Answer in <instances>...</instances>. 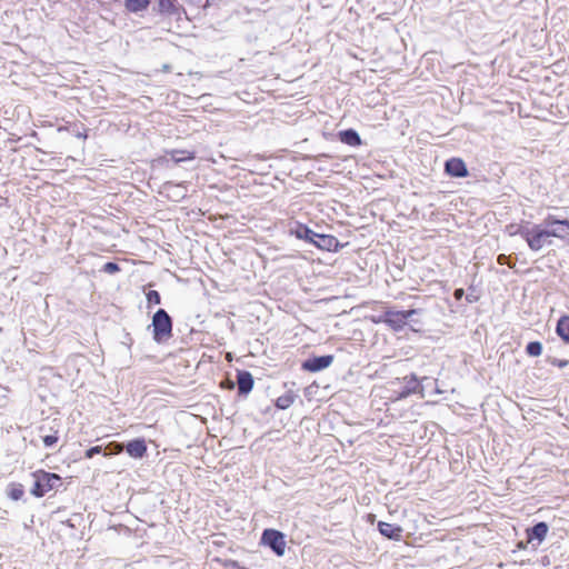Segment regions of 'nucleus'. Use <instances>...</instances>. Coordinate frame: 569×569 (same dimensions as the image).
Returning <instances> with one entry per match:
<instances>
[{
    "mask_svg": "<svg viewBox=\"0 0 569 569\" xmlns=\"http://www.w3.org/2000/svg\"><path fill=\"white\" fill-rule=\"evenodd\" d=\"M32 477L34 479V483L31 489V493L37 498L46 496L48 492L62 485V479L59 475L48 472L43 469L36 470L32 473Z\"/></svg>",
    "mask_w": 569,
    "mask_h": 569,
    "instance_id": "1",
    "label": "nucleus"
},
{
    "mask_svg": "<svg viewBox=\"0 0 569 569\" xmlns=\"http://www.w3.org/2000/svg\"><path fill=\"white\" fill-rule=\"evenodd\" d=\"M526 242L532 251H540L546 246L552 243L546 222L539 224H530L526 232Z\"/></svg>",
    "mask_w": 569,
    "mask_h": 569,
    "instance_id": "2",
    "label": "nucleus"
},
{
    "mask_svg": "<svg viewBox=\"0 0 569 569\" xmlns=\"http://www.w3.org/2000/svg\"><path fill=\"white\" fill-rule=\"evenodd\" d=\"M153 339L158 343L172 337V320L164 309H159L152 317Z\"/></svg>",
    "mask_w": 569,
    "mask_h": 569,
    "instance_id": "3",
    "label": "nucleus"
},
{
    "mask_svg": "<svg viewBox=\"0 0 569 569\" xmlns=\"http://www.w3.org/2000/svg\"><path fill=\"white\" fill-rule=\"evenodd\" d=\"M416 313L417 310L415 309H410L407 311L387 310L383 312V315L373 318L372 321L376 323L385 322L393 330L398 331L401 330L406 326L407 320Z\"/></svg>",
    "mask_w": 569,
    "mask_h": 569,
    "instance_id": "4",
    "label": "nucleus"
},
{
    "mask_svg": "<svg viewBox=\"0 0 569 569\" xmlns=\"http://www.w3.org/2000/svg\"><path fill=\"white\" fill-rule=\"evenodd\" d=\"M261 543L271 548L278 557L286 553L284 535L278 530L266 529L261 537Z\"/></svg>",
    "mask_w": 569,
    "mask_h": 569,
    "instance_id": "5",
    "label": "nucleus"
},
{
    "mask_svg": "<svg viewBox=\"0 0 569 569\" xmlns=\"http://www.w3.org/2000/svg\"><path fill=\"white\" fill-rule=\"evenodd\" d=\"M547 228L551 238H558L560 240L569 239V220H558L552 216L545 219Z\"/></svg>",
    "mask_w": 569,
    "mask_h": 569,
    "instance_id": "6",
    "label": "nucleus"
},
{
    "mask_svg": "<svg viewBox=\"0 0 569 569\" xmlns=\"http://www.w3.org/2000/svg\"><path fill=\"white\" fill-rule=\"evenodd\" d=\"M168 157L176 163L179 164L181 162L192 161L196 159V152L193 150H184V149H172L166 151V154L159 157L157 159L160 163H167Z\"/></svg>",
    "mask_w": 569,
    "mask_h": 569,
    "instance_id": "7",
    "label": "nucleus"
},
{
    "mask_svg": "<svg viewBox=\"0 0 569 569\" xmlns=\"http://www.w3.org/2000/svg\"><path fill=\"white\" fill-rule=\"evenodd\" d=\"M124 450L131 458L142 459L147 455L148 447L143 438H136L127 442Z\"/></svg>",
    "mask_w": 569,
    "mask_h": 569,
    "instance_id": "8",
    "label": "nucleus"
},
{
    "mask_svg": "<svg viewBox=\"0 0 569 569\" xmlns=\"http://www.w3.org/2000/svg\"><path fill=\"white\" fill-rule=\"evenodd\" d=\"M333 361V356H321L308 359L302 363V368L310 372H317L328 368Z\"/></svg>",
    "mask_w": 569,
    "mask_h": 569,
    "instance_id": "9",
    "label": "nucleus"
},
{
    "mask_svg": "<svg viewBox=\"0 0 569 569\" xmlns=\"http://www.w3.org/2000/svg\"><path fill=\"white\" fill-rule=\"evenodd\" d=\"M379 532L388 539L400 541L402 537V528L385 521L378 522Z\"/></svg>",
    "mask_w": 569,
    "mask_h": 569,
    "instance_id": "10",
    "label": "nucleus"
},
{
    "mask_svg": "<svg viewBox=\"0 0 569 569\" xmlns=\"http://www.w3.org/2000/svg\"><path fill=\"white\" fill-rule=\"evenodd\" d=\"M446 171L452 177H466L468 173L465 162L457 158L446 162Z\"/></svg>",
    "mask_w": 569,
    "mask_h": 569,
    "instance_id": "11",
    "label": "nucleus"
},
{
    "mask_svg": "<svg viewBox=\"0 0 569 569\" xmlns=\"http://www.w3.org/2000/svg\"><path fill=\"white\" fill-rule=\"evenodd\" d=\"M158 11L159 13L168 17L178 16L179 6L176 0H159Z\"/></svg>",
    "mask_w": 569,
    "mask_h": 569,
    "instance_id": "12",
    "label": "nucleus"
},
{
    "mask_svg": "<svg viewBox=\"0 0 569 569\" xmlns=\"http://www.w3.org/2000/svg\"><path fill=\"white\" fill-rule=\"evenodd\" d=\"M547 533H548L547 523L539 522L528 531V537H529V540L535 538V539H538L539 541H542L546 538Z\"/></svg>",
    "mask_w": 569,
    "mask_h": 569,
    "instance_id": "13",
    "label": "nucleus"
},
{
    "mask_svg": "<svg viewBox=\"0 0 569 569\" xmlns=\"http://www.w3.org/2000/svg\"><path fill=\"white\" fill-rule=\"evenodd\" d=\"M317 239L318 240L313 241V243L321 249L330 250L332 247L338 244V241L333 236L317 234Z\"/></svg>",
    "mask_w": 569,
    "mask_h": 569,
    "instance_id": "14",
    "label": "nucleus"
},
{
    "mask_svg": "<svg viewBox=\"0 0 569 569\" xmlns=\"http://www.w3.org/2000/svg\"><path fill=\"white\" fill-rule=\"evenodd\" d=\"M340 140L349 146H359L361 143L359 134L352 129L341 131Z\"/></svg>",
    "mask_w": 569,
    "mask_h": 569,
    "instance_id": "15",
    "label": "nucleus"
},
{
    "mask_svg": "<svg viewBox=\"0 0 569 569\" xmlns=\"http://www.w3.org/2000/svg\"><path fill=\"white\" fill-rule=\"evenodd\" d=\"M297 395L289 390L284 395L280 396L276 400V406L279 409H288L296 400Z\"/></svg>",
    "mask_w": 569,
    "mask_h": 569,
    "instance_id": "16",
    "label": "nucleus"
},
{
    "mask_svg": "<svg viewBox=\"0 0 569 569\" xmlns=\"http://www.w3.org/2000/svg\"><path fill=\"white\" fill-rule=\"evenodd\" d=\"M557 333L569 343V317H561L557 323Z\"/></svg>",
    "mask_w": 569,
    "mask_h": 569,
    "instance_id": "17",
    "label": "nucleus"
},
{
    "mask_svg": "<svg viewBox=\"0 0 569 569\" xmlns=\"http://www.w3.org/2000/svg\"><path fill=\"white\" fill-rule=\"evenodd\" d=\"M530 227L529 222L520 223V224H509L507 226V233L511 237L520 234L526 240V232H528V229Z\"/></svg>",
    "mask_w": 569,
    "mask_h": 569,
    "instance_id": "18",
    "label": "nucleus"
},
{
    "mask_svg": "<svg viewBox=\"0 0 569 569\" xmlns=\"http://www.w3.org/2000/svg\"><path fill=\"white\" fill-rule=\"evenodd\" d=\"M7 495L14 501L20 500L24 495L23 486L21 483H10L8 486Z\"/></svg>",
    "mask_w": 569,
    "mask_h": 569,
    "instance_id": "19",
    "label": "nucleus"
},
{
    "mask_svg": "<svg viewBox=\"0 0 569 569\" xmlns=\"http://www.w3.org/2000/svg\"><path fill=\"white\" fill-rule=\"evenodd\" d=\"M50 433L42 436V442L44 447L52 448L54 447L59 441V430L50 428Z\"/></svg>",
    "mask_w": 569,
    "mask_h": 569,
    "instance_id": "20",
    "label": "nucleus"
},
{
    "mask_svg": "<svg viewBox=\"0 0 569 569\" xmlns=\"http://www.w3.org/2000/svg\"><path fill=\"white\" fill-rule=\"evenodd\" d=\"M150 0H126V7L131 12H138L146 9Z\"/></svg>",
    "mask_w": 569,
    "mask_h": 569,
    "instance_id": "21",
    "label": "nucleus"
},
{
    "mask_svg": "<svg viewBox=\"0 0 569 569\" xmlns=\"http://www.w3.org/2000/svg\"><path fill=\"white\" fill-rule=\"evenodd\" d=\"M124 450V446L117 441H111L104 447V456L119 455Z\"/></svg>",
    "mask_w": 569,
    "mask_h": 569,
    "instance_id": "22",
    "label": "nucleus"
},
{
    "mask_svg": "<svg viewBox=\"0 0 569 569\" xmlns=\"http://www.w3.org/2000/svg\"><path fill=\"white\" fill-rule=\"evenodd\" d=\"M238 388L242 393L249 392V372H240L238 376Z\"/></svg>",
    "mask_w": 569,
    "mask_h": 569,
    "instance_id": "23",
    "label": "nucleus"
},
{
    "mask_svg": "<svg viewBox=\"0 0 569 569\" xmlns=\"http://www.w3.org/2000/svg\"><path fill=\"white\" fill-rule=\"evenodd\" d=\"M526 351L531 357H539L542 353V345L538 341L529 342Z\"/></svg>",
    "mask_w": 569,
    "mask_h": 569,
    "instance_id": "24",
    "label": "nucleus"
},
{
    "mask_svg": "<svg viewBox=\"0 0 569 569\" xmlns=\"http://www.w3.org/2000/svg\"><path fill=\"white\" fill-rule=\"evenodd\" d=\"M147 301L152 305H159L161 302L160 293L156 290H150L146 295Z\"/></svg>",
    "mask_w": 569,
    "mask_h": 569,
    "instance_id": "25",
    "label": "nucleus"
},
{
    "mask_svg": "<svg viewBox=\"0 0 569 569\" xmlns=\"http://www.w3.org/2000/svg\"><path fill=\"white\" fill-rule=\"evenodd\" d=\"M102 270L107 273H116L120 271V267L114 262H107L103 264Z\"/></svg>",
    "mask_w": 569,
    "mask_h": 569,
    "instance_id": "26",
    "label": "nucleus"
},
{
    "mask_svg": "<svg viewBox=\"0 0 569 569\" xmlns=\"http://www.w3.org/2000/svg\"><path fill=\"white\" fill-rule=\"evenodd\" d=\"M101 452H102V447L101 446H94V447H91L88 450H86L84 458L86 459H91V458H93L94 455H98V453H101Z\"/></svg>",
    "mask_w": 569,
    "mask_h": 569,
    "instance_id": "27",
    "label": "nucleus"
},
{
    "mask_svg": "<svg viewBox=\"0 0 569 569\" xmlns=\"http://www.w3.org/2000/svg\"><path fill=\"white\" fill-rule=\"evenodd\" d=\"M317 234L318 233L313 232L312 230L305 228L303 233H299V237L313 242V241H316L315 238H317Z\"/></svg>",
    "mask_w": 569,
    "mask_h": 569,
    "instance_id": "28",
    "label": "nucleus"
},
{
    "mask_svg": "<svg viewBox=\"0 0 569 569\" xmlns=\"http://www.w3.org/2000/svg\"><path fill=\"white\" fill-rule=\"evenodd\" d=\"M552 365H555L559 368H565L568 365V361L567 360H553Z\"/></svg>",
    "mask_w": 569,
    "mask_h": 569,
    "instance_id": "29",
    "label": "nucleus"
},
{
    "mask_svg": "<svg viewBox=\"0 0 569 569\" xmlns=\"http://www.w3.org/2000/svg\"><path fill=\"white\" fill-rule=\"evenodd\" d=\"M221 387H228L231 389L233 388V382L227 379L226 381L221 382Z\"/></svg>",
    "mask_w": 569,
    "mask_h": 569,
    "instance_id": "30",
    "label": "nucleus"
},
{
    "mask_svg": "<svg viewBox=\"0 0 569 569\" xmlns=\"http://www.w3.org/2000/svg\"><path fill=\"white\" fill-rule=\"evenodd\" d=\"M498 262H499L500 264L506 263V262H507V256H505V254H500V256L498 257Z\"/></svg>",
    "mask_w": 569,
    "mask_h": 569,
    "instance_id": "31",
    "label": "nucleus"
},
{
    "mask_svg": "<svg viewBox=\"0 0 569 569\" xmlns=\"http://www.w3.org/2000/svg\"><path fill=\"white\" fill-rule=\"evenodd\" d=\"M462 295H463V290H462V289H457V290H456V292H455V297H456L457 299L461 298V297H462Z\"/></svg>",
    "mask_w": 569,
    "mask_h": 569,
    "instance_id": "32",
    "label": "nucleus"
},
{
    "mask_svg": "<svg viewBox=\"0 0 569 569\" xmlns=\"http://www.w3.org/2000/svg\"><path fill=\"white\" fill-rule=\"evenodd\" d=\"M39 430H40L41 432H42V431H44V427H43V426H42V427H40V428H39Z\"/></svg>",
    "mask_w": 569,
    "mask_h": 569,
    "instance_id": "33",
    "label": "nucleus"
},
{
    "mask_svg": "<svg viewBox=\"0 0 569 569\" xmlns=\"http://www.w3.org/2000/svg\"><path fill=\"white\" fill-rule=\"evenodd\" d=\"M250 383H251V388L253 387V379L251 378L250 380Z\"/></svg>",
    "mask_w": 569,
    "mask_h": 569,
    "instance_id": "34",
    "label": "nucleus"
}]
</instances>
